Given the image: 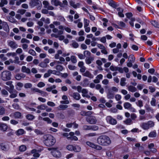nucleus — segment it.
Segmentation results:
<instances>
[{"label":"nucleus","mask_w":159,"mask_h":159,"mask_svg":"<svg viewBox=\"0 0 159 159\" xmlns=\"http://www.w3.org/2000/svg\"><path fill=\"white\" fill-rule=\"evenodd\" d=\"M74 146L72 145L69 144L66 146V148L69 151H72L73 150Z\"/></svg>","instance_id":"13d9d810"},{"label":"nucleus","mask_w":159,"mask_h":159,"mask_svg":"<svg viewBox=\"0 0 159 159\" xmlns=\"http://www.w3.org/2000/svg\"><path fill=\"white\" fill-rule=\"evenodd\" d=\"M51 70H48V71H47V72L45 73L44 75V77L45 78H47L48 77H49L51 74Z\"/></svg>","instance_id":"09e8293b"},{"label":"nucleus","mask_w":159,"mask_h":159,"mask_svg":"<svg viewBox=\"0 0 159 159\" xmlns=\"http://www.w3.org/2000/svg\"><path fill=\"white\" fill-rule=\"evenodd\" d=\"M135 61V57L133 54H131L129 56L128 61L134 62Z\"/></svg>","instance_id":"58836bf2"},{"label":"nucleus","mask_w":159,"mask_h":159,"mask_svg":"<svg viewBox=\"0 0 159 159\" xmlns=\"http://www.w3.org/2000/svg\"><path fill=\"white\" fill-rule=\"evenodd\" d=\"M74 134V133L73 132H70L69 134L68 133H64L63 134V135L65 137H66L67 139H69L68 138L70 137V136H73Z\"/></svg>","instance_id":"473e14b6"},{"label":"nucleus","mask_w":159,"mask_h":159,"mask_svg":"<svg viewBox=\"0 0 159 159\" xmlns=\"http://www.w3.org/2000/svg\"><path fill=\"white\" fill-rule=\"evenodd\" d=\"M12 106L13 108L16 110H20V108L19 105L16 103H14L12 104Z\"/></svg>","instance_id":"69168bd1"},{"label":"nucleus","mask_w":159,"mask_h":159,"mask_svg":"<svg viewBox=\"0 0 159 159\" xmlns=\"http://www.w3.org/2000/svg\"><path fill=\"white\" fill-rule=\"evenodd\" d=\"M31 153L33 154V156L34 157H39L40 156L38 151L36 149L32 150L31 151Z\"/></svg>","instance_id":"aec40b11"},{"label":"nucleus","mask_w":159,"mask_h":159,"mask_svg":"<svg viewBox=\"0 0 159 159\" xmlns=\"http://www.w3.org/2000/svg\"><path fill=\"white\" fill-rule=\"evenodd\" d=\"M21 71L23 72L29 74L30 73V69L27 68L25 66H23L21 68Z\"/></svg>","instance_id":"6ab92c4d"},{"label":"nucleus","mask_w":159,"mask_h":159,"mask_svg":"<svg viewBox=\"0 0 159 159\" xmlns=\"http://www.w3.org/2000/svg\"><path fill=\"white\" fill-rule=\"evenodd\" d=\"M29 4L32 8L37 6V8L39 9H41L42 6L41 2L39 0H31Z\"/></svg>","instance_id":"39448f33"},{"label":"nucleus","mask_w":159,"mask_h":159,"mask_svg":"<svg viewBox=\"0 0 159 159\" xmlns=\"http://www.w3.org/2000/svg\"><path fill=\"white\" fill-rule=\"evenodd\" d=\"M46 107L45 105L43 104L38 106L37 108L39 110H44L46 109Z\"/></svg>","instance_id":"603ef678"},{"label":"nucleus","mask_w":159,"mask_h":159,"mask_svg":"<svg viewBox=\"0 0 159 159\" xmlns=\"http://www.w3.org/2000/svg\"><path fill=\"white\" fill-rule=\"evenodd\" d=\"M21 116V113L19 112H16L14 113H11L10 115V117L13 116L15 118H19Z\"/></svg>","instance_id":"f8f14e48"},{"label":"nucleus","mask_w":159,"mask_h":159,"mask_svg":"<svg viewBox=\"0 0 159 159\" xmlns=\"http://www.w3.org/2000/svg\"><path fill=\"white\" fill-rule=\"evenodd\" d=\"M56 69L57 70L60 71H62L63 69V67L62 66L60 65H57L56 67Z\"/></svg>","instance_id":"338daca9"},{"label":"nucleus","mask_w":159,"mask_h":159,"mask_svg":"<svg viewBox=\"0 0 159 159\" xmlns=\"http://www.w3.org/2000/svg\"><path fill=\"white\" fill-rule=\"evenodd\" d=\"M44 143L47 146H51L54 145L56 142L54 138L51 135H44L43 136Z\"/></svg>","instance_id":"f03ea898"},{"label":"nucleus","mask_w":159,"mask_h":159,"mask_svg":"<svg viewBox=\"0 0 159 159\" xmlns=\"http://www.w3.org/2000/svg\"><path fill=\"white\" fill-rule=\"evenodd\" d=\"M45 83H44L43 82H39L37 85V86L39 88H42L43 87H44L45 86Z\"/></svg>","instance_id":"774afa93"},{"label":"nucleus","mask_w":159,"mask_h":159,"mask_svg":"<svg viewBox=\"0 0 159 159\" xmlns=\"http://www.w3.org/2000/svg\"><path fill=\"white\" fill-rule=\"evenodd\" d=\"M154 125L155 122L152 120L142 123L140 125L141 127L144 130H148L150 128L153 127Z\"/></svg>","instance_id":"7ed1b4c3"},{"label":"nucleus","mask_w":159,"mask_h":159,"mask_svg":"<svg viewBox=\"0 0 159 159\" xmlns=\"http://www.w3.org/2000/svg\"><path fill=\"white\" fill-rule=\"evenodd\" d=\"M126 81V79L125 78H122L121 79L120 84L122 86H125L126 84V83L125 82Z\"/></svg>","instance_id":"ea45409f"},{"label":"nucleus","mask_w":159,"mask_h":159,"mask_svg":"<svg viewBox=\"0 0 159 159\" xmlns=\"http://www.w3.org/2000/svg\"><path fill=\"white\" fill-rule=\"evenodd\" d=\"M97 143L100 145L107 146L111 143V141L108 136L106 135H102L99 136L97 139Z\"/></svg>","instance_id":"f257e3e1"},{"label":"nucleus","mask_w":159,"mask_h":159,"mask_svg":"<svg viewBox=\"0 0 159 159\" xmlns=\"http://www.w3.org/2000/svg\"><path fill=\"white\" fill-rule=\"evenodd\" d=\"M5 88L10 93H12L13 92L14 86H11V87L5 86Z\"/></svg>","instance_id":"393cba45"},{"label":"nucleus","mask_w":159,"mask_h":159,"mask_svg":"<svg viewBox=\"0 0 159 159\" xmlns=\"http://www.w3.org/2000/svg\"><path fill=\"white\" fill-rule=\"evenodd\" d=\"M52 155L55 157H60L61 156V153L59 151L55 149L53 150L52 151Z\"/></svg>","instance_id":"9b49d317"},{"label":"nucleus","mask_w":159,"mask_h":159,"mask_svg":"<svg viewBox=\"0 0 159 159\" xmlns=\"http://www.w3.org/2000/svg\"><path fill=\"white\" fill-rule=\"evenodd\" d=\"M144 108L148 112H150L152 110L150 106L147 104L144 105Z\"/></svg>","instance_id":"a18cd8bd"},{"label":"nucleus","mask_w":159,"mask_h":159,"mask_svg":"<svg viewBox=\"0 0 159 159\" xmlns=\"http://www.w3.org/2000/svg\"><path fill=\"white\" fill-rule=\"evenodd\" d=\"M151 24L155 27L159 28V24L158 22L155 20L152 21Z\"/></svg>","instance_id":"49530a36"},{"label":"nucleus","mask_w":159,"mask_h":159,"mask_svg":"<svg viewBox=\"0 0 159 159\" xmlns=\"http://www.w3.org/2000/svg\"><path fill=\"white\" fill-rule=\"evenodd\" d=\"M108 89L110 90L111 92L113 93H115V92H117L118 91V89L116 87H112L110 88L109 89Z\"/></svg>","instance_id":"2f4dec72"},{"label":"nucleus","mask_w":159,"mask_h":159,"mask_svg":"<svg viewBox=\"0 0 159 159\" xmlns=\"http://www.w3.org/2000/svg\"><path fill=\"white\" fill-rule=\"evenodd\" d=\"M114 93H113L108 89L107 92V96L108 99H113L114 97Z\"/></svg>","instance_id":"dca6fc26"},{"label":"nucleus","mask_w":159,"mask_h":159,"mask_svg":"<svg viewBox=\"0 0 159 159\" xmlns=\"http://www.w3.org/2000/svg\"><path fill=\"white\" fill-rule=\"evenodd\" d=\"M86 144L89 147L98 150H100L102 149V147L100 145L96 144L89 141L86 142Z\"/></svg>","instance_id":"423d86ee"},{"label":"nucleus","mask_w":159,"mask_h":159,"mask_svg":"<svg viewBox=\"0 0 159 159\" xmlns=\"http://www.w3.org/2000/svg\"><path fill=\"white\" fill-rule=\"evenodd\" d=\"M52 31L54 33H58L59 35H61L63 34V32L62 30H59L58 29L54 28L52 29Z\"/></svg>","instance_id":"f704fd0d"},{"label":"nucleus","mask_w":159,"mask_h":159,"mask_svg":"<svg viewBox=\"0 0 159 159\" xmlns=\"http://www.w3.org/2000/svg\"><path fill=\"white\" fill-rule=\"evenodd\" d=\"M81 93H82V96L83 97H86V98L89 97V96L87 94L88 91L87 89H82Z\"/></svg>","instance_id":"b1692460"},{"label":"nucleus","mask_w":159,"mask_h":159,"mask_svg":"<svg viewBox=\"0 0 159 159\" xmlns=\"http://www.w3.org/2000/svg\"><path fill=\"white\" fill-rule=\"evenodd\" d=\"M124 123L127 125H130L132 123V120L131 119L128 118L124 121Z\"/></svg>","instance_id":"a19ab883"},{"label":"nucleus","mask_w":159,"mask_h":159,"mask_svg":"<svg viewBox=\"0 0 159 159\" xmlns=\"http://www.w3.org/2000/svg\"><path fill=\"white\" fill-rule=\"evenodd\" d=\"M71 62L73 63H75L77 62V60L75 56H72L70 58Z\"/></svg>","instance_id":"e2e57ef3"},{"label":"nucleus","mask_w":159,"mask_h":159,"mask_svg":"<svg viewBox=\"0 0 159 159\" xmlns=\"http://www.w3.org/2000/svg\"><path fill=\"white\" fill-rule=\"evenodd\" d=\"M84 54L85 57H90L91 53L89 51L85 50L84 51Z\"/></svg>","instance_id":"3c124183"},{"label":"nucleus","mask_w":159,"mask_h":159,"mask_svg":"<svg viewBox=\"0 0 159 159\" xmlns=\"http://www.w3.org/2000/svg\"><path fill=\"white\" fill-rule=\"evenodd\" d=\"M135 104L137 106L140 108H141L143 106V101L141 100H138V101L136 102Z\"/></svg>","instance_id":"a878e982"},{"label":"nucleus","mask_w":159,"mask_h":159,"mask_svg":"<svg viewBox=\"0 0 159 159\" xmlns=\"http://www.w3.org/2000/svg\"><path fill=\"white\" fill-rule=\"evenodd\" d=\"M28 53L33 56H35L36 55L35 52L33 49H30L28 52Z\"/></svg>","instance_id":"0e129e2a"},{"label":"nucleus","mask_w":159,"mask_h":159,"mask_svg":"<svg viewBox=\"0 0 159 159\" xmlns=\"http://www.w3.org/2000/svg\"><path fill=\"white\" fill-rule=\"evenodd\" d=\"M70 5L75 9L79 8L80 7V4L79 3H75V2L72 0H70L69 1Z\"/></svg>","instance_id":"9d476101"},{"label":"nucleus","mask_w":159,"mask_h":159,"mask_svg":"<svg viewBox=\"0 0 159 159\" xmlns=\"http://www.w3.org/2000/svg\"><path fill=\"white\" fill-rule=\"evenodd\" d=\"M26 118L27 119L29 120H32L34 119V116L31 114L27 115L26 116Z\"/></svg>","instance_id":"6e6d98bb"},{"label":"nucleus","mask_w":159,"mask_h":159,"mask_svg":"<svg viewBox=\"0 0 159 159\" xmlns=\"http://www.w3.org/2000/svg\"><path fill=\"white\" fill-rule=\"evenodd\" d=\"M5 113V109L1 106H0V116L3 115Z\"/></svg>","instance_id":"37998d69"},{"label":"nucleus","mask_w":159,"mask_h":159,"mask_svg":"<svg viewBox=\"0 0 159 159\" xmlns=\"http://www.w3.org/2000/svg\"><path fill=\"white\" fill-rule=\"evenodd\" d=\"M41 20L43 21L46 23L49 24L50 23V20L48 18H47L46 19H45L44 17H43L41 18Z\"/></svg>","instance_id":"864d4df0"},{"label":"nucleus","mask_w":159,"mask_h":159,"mask_svg":"<svg viewBox=\"0 0 159 159\" xmlns=\"http://www.w3.org/2000/svg\"><path fill=\"white\" fill-rule=\"evenodd\" d=\"M11 73L7 70L4 71L1 74V78L2 80L7 81L11 79Z\"/></svg>","instance_id":"20e7f679"},{"label":"nucleus","mask_w":159,"mask_h":159,"mask_svg":"<svg viewBox=\"0 0 159 159\" xmlns=\"http://www.w3.org/2000/svg\"><path fill=\"white\" fill-rule=\"evenodd\" d=\"M25 131L22 129H19L16 131V135H21L24 133Z\"/></svg>","instance_id":"e433bc0d"},{"label":"nucleus","mask_w":159,"mask_h":159,"mask_svg":"<svg viewBox=\"0 0 159 159\" xmlns=\"http://www.w3.org/2000/svg\"><path fill=\"white\" fill-rule=\"evenodd\" d=\"M23 86V84L22 83L18 82L16 86V89L18 90H20Z\"/></svg>","instance_id":"bb28decb"},{"label":"nucleus","mask_w":159,"mask_h":159,"mask_svg":"<svg viewBox=\"0 0 159 159\" xmlns=\"http://www.w3.org/2000/svg\"><path fill=\"white\" fill-rule=\"evenodd\" d=\"M156 100L154 98H152L151 101L150 102V104L152 106L155 107L156 106Z\"/></svg>","instance_id":"79ce46f5"},{"label":"nucleus","mask_w":159,"mask_h":159,"mask_svg":"<svg viewBox=\"0 0 159 159\" xmlns=\"http://www.w3.org/2000/svg\"><path fill=\"white\" fill-rule=\"evenodd\" d=\"M84 76H86L89 78L90 79H92L93 78V75L89 71H86V72L83 74Z\"/></svg>","instance_id":"4468645a"},{"label":"nucleus","mask_w":159,"mask_h":159,"mask_svg":"<svg viewBox=\"0 0 159 159\" xmlns=\"http://www.w3.org/2000/svg\"><path fill=\"white\" fill-rule=\"evenodd\" d=\"M84 27L88 26L89 25V21L86 19L84 20Z\"/></svg>","instance_id":"8fccbe9b"},{"label":"nucleus","mask_w":159,"mask_h":159,"mask_svg":"<svg viewBox=\"0 0 159 159\" xmlns=\"http://www.w3.org/2000/svg\"><path fill=\"white\" fill-rule=\"evenodd\" d=\"M26 147L24 145H22L19 147V150L20 152H24L26 150Z\"/></svg>","instance_id":"c03bdc74"},{"label":"nucleus","mask_w":159,"mask_h":159,"mask_svg":"<svg viewBox=\"0 0 159 159\" xmlns=\"http://www.w3.org/2000/svg\"><path fill=\"white\" fill-rule=\"evenodd\" d=\"M0 148L4 151H7L8 149V146L4 143H2L0 144Z\"/></svg>","instance_id":"7c9ffc66"},{"label":"nucleus","mask_w":159,"mask_h":159,"mask_svg":"<svg viewBox=\"0 0 159 159\" xmlns=\"http://www.w3.org/2000/svg\"><path fill=\"white\" fill-rule=\"evenodd\" d=\"M68 107V106L67 105H60L58 107V110H64Z\"/></svg>","instance_id":"4c0bfd02"},{"label":"nucleus","mask_w":159,"mask_h":159,"mask_svg":"<svg viewBox=\"0 0 159 159\" xmlns=\"http://www.w3.org/2000/svg\"><path fill=\"white\" fill-rule=\"evenodd\" d=\"M8 45L13 49H15L17 48L18 45L15 41L8 40L7 41Z\"/></svg>","instance_id":"1a4fd4ad"},{"label":"nucleus","mask_w":159,"mask_h":159,"mask_svg":"<svg viewBox=\"0 0 159 159\" xmlns=\"http://www.w3.org/2000/svg\"><path fill=\"white\" fill-rule=\"evenodd\" d=\"M128 90L129 91L132 93L136 91L137 90L136 87L132 85H129L128 86Z\"/></svg>","instance_id":"5701e85b"},{"label":"nucleus","mask_w":159,"mask_h":159,"mask_svg":"<svg viewBox=\"0 0 159 159\" xmlns=\"http://www.w3.org/2000/svg\"><path fill=\"white\" fill-rule=\"evenodd\" d=\"M93 60V58L92 57H88L85 59V62L87 64H89L91 63L92 61Z\"/></svg>","instance_id":"c9c22d12"},{"label":"nucleus","mask_w":159,"mask_h":159,"mask_svg":"<svg viewBox=\"0 0 159 159\" xmlns=\"http://www.w3.org/2000/svg\"><path fill=\"white\" fill-rule=\"evenodd\" d=\"M25 75L23 73L18 74L16 75L15 78L17 80H19L22 78H25Z\"/></svg>","instance_id":"412c9836"},{"label":"nucleus","mask_w":159,"mask_h":159,"mask_svg":"<svg viewBox=\"0 0 159 159\" xmlns=\"http://www.w3.org/2000/svg\"><path fill=\"white\" fill-rule=\"evenodd\" d=\"M109 5L114 8H116L117 5L113 1L110 0L108 3Z\"/></svg>","instance_id":"cd10ccee"},{"label":"nucleus","mask_w":159,"mask_h":159,"mask_svg":"<svg viewBox=\"0 0 159 159\" xmlns=\"http://www.w3.org/2000/svg\"><path fill=\"white\" fill-rule=\"evenodd\" d=\"M81 150V147L78 145H76L74 146L73 151L75 152H78L80 151Z\"/></svg>","instance_id":"c756f323"},{"label":"nucleus","mask_w":159,"mask_h":159,"mask_svg":"<svg viewBox=\"0 0 159 159\" xmlns=\"http://www.w3.org/2000/svg\"><path fill=\"white\" fill-rule=\"evenodd\" d=\"M25 11L26 10L25 9H19L17 10V13H20L21 15H23L25 13Z\"/></svg>","instance_id":"4d7b16f0"},{"label":"nucleus","mask_w":159,"mask_h":159,"mask_svg":"<svg viewBox=\"0 0 159 159\" xmlns=\"http://www.w3.org/2000/svg\"><path fill=\"white\" fill-rule=\"evenodd\" d=\"M39 66L43 68H46L47 66V64H46L43 61L41 62L39 64Z\"/></svg>","instance_id":"de8ad7c7"},{"label":"nucleus","mask_w":159,"mask_h":159,"mask_svg":"<svg viewBox=\"0 0 159 159\" xmlns=\"http://www.w3.org/2000/svg\"><path fill=\"white\" fill-rule=\"evenodd\" d=\"M14 61V63L20 64V65H22L23 64L22 63L20 64V61H19V58L17 57H15V59Z\"/></svg>","instance_id":"bf43d9fd"},{"label":"nucleus","mask_w":159,"mask_h":159,"mask_svg":"<svg viewBox=\"0 0 159 159\" xmlns=\"http://www.w3.org/2000/svg\"><path fill=\"white\" fill-rule=\"evenodd\" d=\"M2 28H3L4 30L5 31L7 32L9 31V27L6 22L4 21L3 22L2 25Z\"/></svg>","instance_id":"f3484780"},{"label":"nucleus","mask_w":159,"mask_h":159,"mask_svg":"<svg viewBox=\"0 0 159 159\" xmlns=\"http://www.w3.org/2000/svg\"><path fill=\"white\" fill-rule=\"evenodd\" d=\"M157 136V133L155 131L151 132L148 134L149 137L151 138L155 137Z\"/></svg>","instance_id":"c85d7f7f"},{"label":"nucleus","mask_w":159,"mask_h":159,"mask_svg":"<svg viewBox=\"0 0 159 159\" xmlns=\"http://www.w3.org/2000/svg\"><path fill=\"white\" fill-rule=\"evenodd\" d=\"M117 10L118 11V16L121 17H124V15L123 14V9L118 7L117 8Z\"/></svg>","instance_id":"a211bd4d"},{"label":"nucleus","mask_w":159,"mask_h":159,"mask_svg":"<svg viewBox=\"0 0 159 159\" xmlns=\"http://www.w3.org/2000/svg\"><path fill=\"white\" fill-rule=\"evenodd\" d=\"M71 96L75 100H79L81 97L80 94L77 92H74Z\"/></svg>","instance_id":"ddd939ff"},{"label":"nucleus","mask_w":159,"mask_h":159,"mask_svg":"<svg viewBox=\"0 0 159 159\" xmlns=\"http://www.w3.org/2000/svg\"><path fill=\"white\" fill-rule=\"evenodd\" d=\"M86 121L91 124H94L97 122V120L95 117L93 116L86 117Z\"/></svg>","instance_id":"6e6552de"},{"label":"nucleus","mask_w":159,"mask_h":159,"mask_svg":"<svg viewBox=\"0 0 159 159\" xmlns=\"http://www.w3.org/2000/svg\"><path fill=\"white\" fill-rule=\"evenodd\" d=\"M51 3L52 5L56 6H57L59 5L61 6V2L58 0H52Z\"/></svg>","instance_id":"4be33fe9"},{"label":"nucleus","mask_w":159,"mask_h":159,"mask_svg":"<svg viewBox=\"0 0 159 159\" xmlns=\"http://www.w3.org/2000/svg\"><path fill=\"white\" fill-rule=\"evenodd\" d=\"M98 127L95 125H90V130H92L93 131H96L98 129Z\"/></svg>","instance_id":"052dcab7"},{"label":"nucleus","mask_w":159,"mask_h":159,"mask_svg":"<svg viewBox=\"0 0 159 159\" xmlns=\"http://www.w3.org/2000/svg\"><path fill=\"white\" fill-rule=\"evenodd\" d=\"M106 120L108 123L112 125H116L117 124L116 120L111 116H108L106 117Z\"/></svg>","instance_id":"0eeeda50"},{"label":"nucleus","mask_w":159,"mask_h":159,"mask_svg":"<svg viewBox=\"0 0 159 159\" xmlns=\"http://www.w3.org/2000/svg\"><path fill=\"white\" fill-rule=\"evenodd\" d=\"M7 0H2L0 2V7H2L4 5L7 4Z\"/></svg>","instance_id":"5fc2aeb1"},{"label":"nucleus","mask_w":159,"mask_h":159,"mask_svg":"<svg viewBox=\"0 0 159 159\" xmlns=\"http://www.w3.org/2000/svg\"><path fill=\"white\" fill-rule=\"evenodd\" d=\"M132 106V105L129 102H126L124 104V107L125 109H129Z\"/></svg>","instance_id":"72a5a7b5"},{"label":"nucleus","mask_w":159,"mask_h":159,"mask_svg":"<svg viewBox=\"0 0 159 159\" xmlns=\"http://www.w3.org/2000/svg\"><path fill=\"white\" fill-rule=\"evenodd\" d=\"M72 46L74 48H77L78 47L79 44L75 41H73Z\"/></svg>","instance_id":"680f3d73"},{"label":"nucleus","mask_w":159,"mask_h":159,"mask_svg":"<svg viewBox=\"0 0 159 159\" xmlns=\"http://www.w3.org/2000/svg\"><path fill=\"white\" fill-rule=\"evenodd\" d=\"M8 126L7 125L4 123H0V130L3 131H6L7 129Z\"/></svg>","instance_id":"2eb2a0df"}]
</instances>
